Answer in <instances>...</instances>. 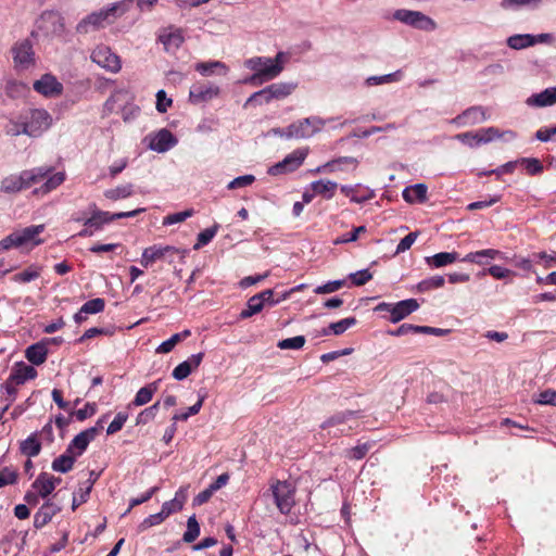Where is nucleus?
<instances>
[{
	"label": "nucleus",
	"mask_w": 556,
	"mask_h": 556,
	"mask_svg": "<svg viewBox=\"0 0 556 556\" xmlns=\"http://www.w3.org/2000/svg\"><path fill=\"white\" fill-rule=\"evenodd\" d=\"M457 256L458 254L456 252H440L427 258V262L429 265L439 268L453 264L457 260Z\"/></svg>",
	"instance_id": "41"
},
{
	"label": "nucleus",
	"mask_w": 556,
	"mask_h": 556,
	"mask_svg": "<svg viewBox=\"0 0 556 556\" xmlns=\"http://www.w3.org/2000/svg\"><path fill=\"white\" fill-rule=\"evenodd\" d=\"M375 446V441H367L359 443L344 452V456L349 459L359 460L363 459L367 453Z\"/></svg>",
	"instance_id": "38"
},
{
	"label": "nucleus",
	"mask_w": 556,
	"mask_h": 556,
	"mask_svg": "<svg viewBox=\"0 0 556 556\" xmlns=\"http://www.w3.org/2000/svg\"><path fill=\"white\" fill-rule=\"evenodd\" d=\"M263 308L264 305L262 300L260 299L258 294H255L248 300L247 305L239 314V317L240 319H248L253 315L261 313Z\"/></svg>",
	"instance_id": "36"
},
{
	"label": "nucleus",
	"mask_w": 556,
	"mask_h": 556,
	"mask_svg": "<svg viewBox=\"0 0 556 556\" xmlns=\"http://www.w3.org/2000/svg\"><path fill=\"white\" fill-rule=\"evenodd\" d=\"M527 102L535 106H547L556 103V87L547 88L540 93L533 94Z\"/></svg>",
	"instance_id": "30"
},
{
	"label": "nucleus",
	"mask_w": 556,
	"mask_h": 556,
	"mask_svg": "<svg viewBox=\"0 0 556 556\" xmlns=\"http://www.w3.org/2000/svg\"><path fill=\"white\" fill-rule=\"evenodd\" d=\"M126 12V5L123 2L113 3L106 9L92 12L84 17L76 26L78 34H88L90 31L104 28L114 23L119 16Z\"/></svg>",
	"instance_id": "2"
},
{
	"label": "nucleus",
	"mask_w": 556,
	"mask_h": 556,
	"mask_svg": "<svg viewBox=\"0 0 556 556\" xmlns=\"http://www.w3.org/2000/svg\"><path fill=\"white\" fill-rule=\"evenodd\" d=\"M36 92L47 97H59L63 92V85L52 74H45L33 85Z\"/></svg>",
	"instance_id": "14"
},
{
	"label": "nucleus",
	"mask_w": 556,
	"mask_h": 556,
	"mask_svg": "<svg viewBox=\"0 0 556 556\" xmlns=\"http://www.w3.org/2000/svg\"><path fill=\"white\" fill-rule=\"evenodd\" d=\"M367 231L365 226H358L353 228V230L349 233H344L341 237L337 238L333 243L334 244H343L349 242H354L358 239L359 235L365 233Z\"/></svg>",
	"instance_id": "57"
},
{
	"label": "nucleus",
	"mask_w": 556,
	"mask_h": 556,
	"mask_svg": "<svg viewBox=\"0 0 556 556\" xmlns=\"http://www.w3.org/2000/svg\"><path fill=\"white\" fill-rule=\"evenodd\" d=\"M187 500V489L186 488H180L176 494H175V497L168 502H165L163 505H162V509H161V513L162 515L167 518L169 517L172 514L176 513V511H180L184 507V504Z\"/></svg>",
	"instance_id": "27"
},
{
	"label": "nucleus",
	"mask_w": 556,
	"mask_h": 556,
	"mask_svg": "<svg viewBox=\"0 0 556 556\" xmlns=\"http://www.w3.org/2000/svg\"><path fill=\"white\" fill-rule=\"evenodd\" d=\"M534 36L530 34L525 35H514L507 39V45L509 48L515 50L525 49L531 46H534Z\"/></svg>",
	"instance_id": "42"
},
{
	"label": "nucleus",
	"mask_w": 556,
	"mask_h": 556,
	"mask_svg": "<svg viewBox=\"0 0 556 556\" xmlns=\"http://www.w3.org/2000/svg\"><path fill=\"white\" fill-rule=\"evenodd\" d=\"M356 323H357V320L355 317H346L339 321L331 323L328 326V328L325 329L323 332H324V334L332 333V334L339 336V334H342L343 332H345L352 326L356 325Z\"/></svg>",
	"instance_id": "40"
},
{
	"label": "nucleus",
	"mask_w": 556,
	"mask_h": 556,
	"mask_svg": "<svg viewBox=\"0 0 556 556\" xmlns=\"http://www.w3.org/2000/svg\"><path fill=\"white\" fill-rule=\"evenodd\" d=\"M357 426L358 420L353 412L337 414L323 424V428L333 435L348 434Z\"/></svg>",
	"instance_id": "9"
},
{
	"label": "nucleus",
	"mask_w": 556,
	"mask_h": 556,
	"mask_svg": "<svg viewBox=\"0 0 556 556\" xmlns=\"http://www.w3.org/2000/svg\"><path fill=\"white\" fill-rule=\"evenodd\" d=\"M177 250L170 245L162 247L154 244L143 250L140 263L143 267L148 268L154 262L164 258L167 253H174Z\"/></svg>",
	"instance_id": "19"
},
{
	"label": "nucleus",
	"mask_w": 556,
	"mask_h": 556,
	"mask_svg": "<svg viewBox=\"0 0 556 556\" xmlns=\"http://www.w3.org/2000/svg\"><path fill=\"white\" fill-rule=\"evenodd\" d=\"M452 395H453V392H452L451 388L444 387V388H442V390L431 392L428 395L427 401L430 404H439V403L447 402L448 400H451Z\"/></svg>",
	"instance_id": "54"
},
{
	"label": "nucleus",
	"mask_w": 556,
	"mask_h": 556,
	"mask_svg": "<svg viewBox=\"0 0 556 556\" xmlns=\"http://www.w3.org/2000/svg\"><path fill=\"white\" fill-rule=\"evenodd\" d=\"M254 181H255V177L253 175H250V174L243 175V176H239V177L235 178L233 180H231L227 185V188L229 190L244 188V187L252 185Z\"/></svg>",
	"instance_id": "61"
},
{
	"label": "nucleus",
	"mask_w": 556,
	"mask_h": 556,
	"mask_svg": "<svg viewBox=\"0 0 556 556\" xmlns=\"http://www.w3.org/2000/svg\"><path fill=\"white\" fill-rule=\"evenodd\" d=\"M75 459H76V456L72 453H67V451H66L63 455L56 457L52 462L51 467L54 471L65 473V472H68L73 468Z\"/></svg>",
	"instance_id": "34"
},
{
	"label": "nucleus",
	"mask_w": 556,
	"mask_h": 556,
	"mask_svg": "<svg viewBox=\"0 0 556 556\" xmlns=\"http://www.w3.org/2000/svg\"><path fill=\"white\" fill-rule=\"evenodd\" d=\"M200 535V526L197 521L195 516H191L187 521V531L182 535V540L186 543H192Z\"/></svg>",
	"instance_id": "48"
},
{
	"label": "nucleus",
	"mask_w": 556,
	"mask_h": 556,
	"mask_svg": "<svg viewBox=\"0 0 556 556\" xmlns=\"http://www.w3.org/2000/svg\"><path fill=\"white\" fill-rule=\"evenodd\" d=\"M193 214H194V211L192 208L186 210L182 212H178V213H174V214H169L164 217L163 225L167 226V225H174L177 223H182L188 217H191Z\"/></svg>",
	"instance_id": "58"
},
{
	"label": "nucleus",
	"mask_w": 556,
	"mask_h": 556,
	"mask_svg": "<svg viewBox=\"0 0 556 556\" xmlns=\"http://www.w3.org/2000/svg\"><path fill=\"white\" fill-rule=\"evenodd\" d=\"M394 18L404 24L427 31L435 29L437 26L432 18L419 11H409L404 9L396 10L394 13Z\"/></svg>",
	"instance_id": "12"
},
{
	"label": "nucleus",
	"mask_w": 556,
	"mask_h": 556,
	"mask_svg": "<svg viewBox=\"0 0 556 556\" xmlns=\"http://www.w3.org/2000/svg\"><path fill=\"white\" fill-rule=\"evenodd\" d=\"M269 491L279 511L289 514L295 504L293 485L288 481L275 480L271 482Z\"/></svg>",
	"instance_id": "8"
},
{
	"label": "nucleus",
	"mask_w": 556,
	"mask_h": 556,
	"mask_svg": "<svg viewBox=\"0 0 556 556\" xmlns=\"http://www.w3.org/2000/svg\"><path fill=\"white\" fill-rule=\"evenodd\" d=\"M4 132L11 137L24 135V121L22 113H20L16 119H9L8 124L4 126Z\"/></svg>",
	"instance_id": "50"
},
{
	"label": "nucleus",
	"mask_w": 556,
	"mask_h": 556,
	"mask_svg": "<svg viewBox=\"0 0 556 556\" xmlns=\"http://www.w3.org/2000/svg\"><path fill=\"white\" fill-rule=\"evenodd\" d=\"M349 277L352 280L353 285L364 286L372 278V275L368 269H363L351 274Z\"/></svg>",
	"instance_id": "63"
},
{
	"label": "nucleus",
	"mask_w": 556,
	"mask_h": 556,
	"mask_svg": "<svg viewBox=\"0 0 556 556\" xmlns=\"http://www.w3.org/2000/svg\"><path fill=\"white\" fill-rule=\"evenodd\" d=\"M26 358L34 365H41L47 359V350H26Z\"/></svg>",
	"instance_id": "62"
},
{
	"label": "nucleus",
	"mask_w": 556,
	"mask_h": 556,
	"mask_svg": "<svg viewBox=\"0 0 556 556\" xmlns=\"http://www.w3.org/2000/svg\"><path fill=\"white\" fill-rule=\"evenodd\" d=\"M427 191L428 188L425 184H416L404 189L403 199L407 203H424L427 201Z\"/></svg>",
	"instance_id": "28"
},
{
	"label": "nucleus",
	"mask_w": 556,
	"mask_h": 556,
	"mask_svg": "<svg viewBox=\"0 0 556 556\" xmlns=\"http://www.w3.org/2000/svg\"><path fill=\"white\" fill-rule=\"evenodd\" d=\"M203 401H204V396H201V397L198 400V402H197L195 404H193L192 406H190V407L188 408V410H187L186 413H182V414H175V415L173 416L172 420H173L174 422L179 421V420L185 421V420H187L190 416L198 414V413L200 412V409H201L202 405H203Z\"/></svg>",
	"instance_id": "59"
},
{
	"label": "nucleus",
	"mask_w": 556,
	"mask_h": 556,
	"mask_svg": "<svg viewBox=\"0 0 556 556\" xmlns=\"http://www.w3.org/2000/svg\"><path fill=\"white\" fill-rule=\"evenodd\" d=\"M165 519L166 518L162 515L161 511L150 515L140 522V525L138 526V531L144 532L151 527L161 525Z\"/></svg>",
	"instance_id": "56"
},
{
	"label": "nucleus",
	"mask_w": 556,
	"mask_h": 556,
	"mask_svg": "<svg viewBox=\"0 0 556 556\" xmlns=\"http://www.w3.org/2000/svg\"><path fill=\"white\" fill-rule=\"evenodd\" d=\"M159 41L167 52H175L185 41L184 31L181 28L168 26L160 31Z\"/></svg>",
	"instance_id": "16"
},
{
	"label": "nucleus",
	"mask_w": 556,
	"mask_h": 556,
	"mask_svg": "<svg viewBox=\"0 0 556 556\" xmlns=\"http://www.w3.org/2000/svg\"><path fill=\"white\" fill-rule=\"evenodd\" d=\"M176 143V137L168 129L163 128L151 139L149 148L163 153L175 147Z\"/></svg>",
	"instance_id": "20"
},
{
	"label": "nucleus",
	"mask_w": 556,
	"mask_h": 556,
	"mask_svg": "<svg viewBox=\"0 0 556 556\" xmlns=\"http://www.w3.org/2000/svg\"><path fill=\"white\" fill-rule=\"evenodd\" d=\"M17 386L18 384L15 383V381H11V376H9V378L7 379V381L3 384V389L5 390V393H7V399H5L7 404L2 408L0 417L4 414V412L8 410L10 405L15 401L16 394H17Z\"/></svg>",
	"instance_id": "51"
},
{
	"label": "nucleus",
	"mask_w": 556,
	"mask_h": 556,
	"mask_svg": "<svg viewBox=\"0 0 556 556\" xmlns=\"http://www.w3.org/2000/svg\"><path fill=\"white\" fill-rule=\"evenodd\" d=\"M195 71L203 76H210L215 72L222 75H226L228 73V67L220 61H210L197 63Z\"/></svg>",
	"instance_id": "31"
},
{
	"label": "nucleus",
	"mask_w": 556,
	"mask_h": 556,
	"mask_svg": "<svg viewBox=\"0 0 556 556\" xmlns=\"http://www.w3.org/2000/svg\"><path fill=\"white\" fill-rule=\"evenodd\" d=\"M146 208H137L128 212L110 213L101 211L96 204L90 206V216L84 220V226L91 227L94 231H99L105 224H110L116 219L135 217L144 212Z\"/></svg>",
	"instance_id": "7"
},
{
	"label": "nucleus",
	"mask_w": 556,
	"mask_h": 556,
	"mask_svg": "<svg viewBox=\"0 0 556 556\" xmlns=\"http://www.w3.org/2000/svg\"><path fill=\"white\" fill-rule=\"evenodd\" d=\"M100 429L101 426L98 425L79 432L68 444L67 453H72L76 457L80 456L87 450L89 443L96 439Z\"/></svg>",
	"instance_id": "15"
},
{
	"label": "nucleus",
	"mask_w": 556,
	"mask_h": 556,
	"mask_svg": "<svg viewBox=\"0 0 556 556\" xmlns=\"http://www.w3.org/2000/svg\"><path fill=\"white\" fill-rule=\"evenodd\" d=\"M61 482V478L41 472L33 482L31 489L40 494L42 498L48 497Z\"/></svg>",
	"instance_id": "18"
},
{
	"label": "nucleus",
	"mask_w": 556,
	"mask_h": 556,
	"mask_svg": "<svg viewBox=\"0 0 556 556\" xmlns=\"http://www.w3.org/2000/svg\"><path fill=\"white\" fill-rule=\"evenodd\" d=\"M344 285H345V280L328 281L327 283H325L323 286H318L317 288H315L314 292L316 294L332 293V292H336L339 289H341Z\"/></svg>",
	"instance_id": "60"
},
{
	"label": "nucleus",
	"mask_w": 556,
	"mask_h": 556,
	"mask_svg": "<svg viewBox=\"0 0 556 556\" xmlns=\"http://www.w3.org/2000/svg\"><path fill=\"white\" fill-rule=\"evenodd\" d=\"M20 451L23 455L28 457L37 456L41 451V443L37 434L29 435L26 440L21 442Z\"/></svg>",
	"instance_id": "33"
},
{
	"label": "nucleus",
	"mask_w": 556,
	"mask_h": 556,
	"mask_svg": "<svg viewBox=\"0 0 556 556\" xmlns=\"http://www.w3.org/2000/svg\"><path fill=\"white\" fill-rule=\"evenodd\" d=\"M260 299L262 300V303L264 307L267 306H275L279 304L280 302L288 299L290 295V292H285L281 296L275 298V292L271 289H266L260 293H257Z\"/></svg>",
	"instance_id": "46"
},
{
	"label": "nucleus",
	"mask_w": 556,
	"mask_h": 556,
	"mask_svg": "<svg viewBox=\"0 0 556 556\" xmlns=\"http://www.w3.org/2000/svg\"><path fill=\"white\" fill-rule=\"evenodd\" d=\"M219 226L215 224L214 226L204 229L198 235L197 243L193 245L194 250H199L202 247L208 244L213 238L216 236Z\"/></svg>",
	"instance_id": "47"
},
{
	"label": "nucleus",
	"mask_w": 556,
	"mask_h": 556,
	"mask_svg": "<svg viewBox=\"0 0 556 556\" xmlns=\"http://www.w3.org/2000/svg\"><path fill=\"white\" fill-rule=\"evenodd\" d=\"M311 187L314 193L331 199L334 195L338 184L330 180H318L312 182Z\"/></svg>",
	"instance_id": "35"
},
{
	"label": "nucleus",
	"mask_w": 556,
	"mask_h": 556,
	"mask_svg": "<svg viewBox=\"0 0 556 556\" xmlns=\"http://www.w3.org/2000/svg\"><path fill=\"white\" fill-rule=\"evenodd\" d=\"M486 274L491 275L495 279H505L509 276L515 275V273L511 271L510 269L502 267L500 265H492L491 267L483 269L479 275L484 276Z\"/></svg>",
	"instance_id": "55"
},
{
	"label": "nucleus",
	"mask_w": 556,
	"mask_h": 556,
	"mask_svg": "<svg viewBox=\"0 0 556 556\" xmlns=\"http://www.w3.org/2000/svg\"><path fill=\"white\" fill-rule=\"evenodd\" d=\"M134 186L131 184H126L122 186H117L112 189H108L104 191V197L112 201H117L121 199H126L132 195Z\"/></svg>",
	"instance_id": "39"
},
{
	"label": "nucleus",
	"mask_w": 556,
	"mask_h": 556,
	"mask_svg": "<svg viewBox=\"0 0 556 556\" xmlns=\"http://www.w3.org/2000/svg\"><path fill=\"white\" fill-rule=\"evenodd\" d=\"M271 100H282L289 97L296 88V84L279 81L266 87Z\"/></svg>",
	"instance_id": "29"
},
{
	"label": "nucleus",
	"mask_w": 556,
	"mask_h": 556,
	"mask_svg": "<svg viewBox=\"0 0 556 556\" xmlns=\"http://www.w3.org/2000/svg\"><path fill=\"white\" fill-rule=\"evenodd\" d=\"M204 354L203 353H197L191 355L188 359L180 363L178 366H176L173 370V377L176 380H184L186 379L194 369H197L202 359Z\"/></svg>",
	"instance_id": "23"
},
{
	"label": "nucleus",
	"mask_w": 556,
	"mask_h": 556,
	"mask_svg": "<svg viewBox=\"0 0 556 556\" xmlns=\"http://www.w3.org/2000/svg\"><path fill=\"white\" fill-rule=\"evenodd\" d=\"M273 100L270 98L269 91L267 88H263L258 91L253 92L243 104V108H248L249 105H262V104H268Z\"/></svg>",
	"instance_id": "44"
},
{
	"label": "nucleus",
	"mask_w": 556,
	"mask_h": 556,
	"mask_svg": "<svg viewBox=\"0 0 556 556\" xmlns=\"http://www.w3.org/2000/svg\"><path fill=\"white\" fill-rule=\"evenodd\" d=\"M27 91V85L15 79L7 80L4 86V92L11 99L22 98Z\"/></svg>",
	"instance_id": "37"
},
{
	"label": "nucleus",
	"mask_w": 556,
	"mask_h": 556,
	"mask_svg": "<svg viewBox=\"0 0 556 556\" xmlns=\"http://www.w3.org/2000/svg\"><path fill=\"white\" fill-rule=\"evenodd\" d=\"M11 381H15L17 384H24L27 380L34 379L37 376V370L25 363H17L11 374Z\"/></svg>",
	"instance_id": "26"
},
{
	"label": "nucleus",
	"mask_w": 556,
	"mask_h": 556,
	"mask_svg": "<svg viewBox=\"0 0 556 556\" xmlns=\"http://www.w3.org/2000/svg\"><path fill=\"white\" fill-rule=\"evenodd\" d=\"M244 66L253 71V75L244 79V84L260 86L281 74V67L273 64L270 58L253 56L244 62Z\"/></svg>",
	"instance_id": "3"
},
{
	"label": "nucleus",
	"mask_w": 556,
	"mask_h": 556,
	"mask_svg": "<svg viewBox=\"0 0 556 556\" xmlns=\"http://www.w3.org/2000/svg\"><path fill=\"white\" fill-rule=\"evenodd\" d=\"M486 119L485 112L481 106H471L452 119L458 126L476 125Z\"/></svg>",
	"instance_id": "21"
},
{
	"label": "nucleus",
	"mask_w": 556,
	"mask_h": 556,
	"mask_svg": "<svg viewBox=\"0 0 556 556\" xmlns=\"http://www.w3.org/2000/svg\"><path fill=\"white\" fill-rule=\"evenodd\" d=\"M219 92L218 86L198 83L190 88L189 100L193 104H199L218 97Z\"/></svg>",
	"instance_id": "17"
},
{
	"label": "nucleus",
	"mask_w": 556,
	"mask_h": 556,
	"mask_svg": "<svg viewBox=\"0 0 556 556\" xmlns=\"http://www.w3.org/2000/svg\"><path fill=\"white\" fill-rule=\"evenodd\" d=\"M477 257H486L490 260L503 258V253L495 249H485L466 254L462 261H476Z\"/></svg>",
	"instance_id": "49"
},
{
	"label": "nucleus",
	"mask_w": 556,
	"mask_h": 556,
	"mask_svg": "<svg viewBox=\"0 0 556 556\" xmlns=\"http://www.w3.org/2000/svg\"><path fill=\"white\" fill-rule=\"evenodd\" d=\"M518 164L522 165L527 173L531 176L539 175L543 172L544 166L540 160L534 157H521L517 160Z\"/></svg>",
	"instance_id": "45"
},
{
	"label": "nucleus",
	"mask_w": 556,
	"mask_h": 556,
	"mask_svg": "<svg viewBox=\"0 0 556 556\" xmlns=\"http://www.w3.org/2000/svg\"><path fill=\"white\" fill-rule=\"evenodd\" d=\"M534 402L542 405L556 406V391L551 389L542 391Z\"/></svg>",
	"instance_id": "64"
},
{
	"label": "nucleus",
	"mask_w": 556,
	"mask_h": 556,
	"mask_svg": "<svg viewBox=\"0 0 556 556\" xmlns=\"http://www.w3.org/2000/svg\"><path fill=\"white\" fill-rule=\"evenodd\" d=\"M156 382L149 383L148 386L141 388L135 396L134 404L136 406H141L149 403L152 400L153 394L156 392Z\"/></svg>",
	"instance_id": "43"
},
{
	"label": "nucleus",
	"mask_w": 556,
	"mask_h": 556,
	"mask_svg": "<svg viewBox=\"0 0 556 556\" xmlns=\"http://www.w3.org/2000/svg\"><path fill=\"white\" fill-rule=\"evenodd\" d=\"M14 67L17 71H26L36 64L35 51L29 39L16 42L12 47Z\"/></svg>",
	"instance_id": "10"
},
{
	"label": "nucleus",
	"mask_w": 556,
	"mask_h": 556,
	"mask_svg": "<svg viewBox=\"0 0 556 556\" xmlns=\"http://www.w3.org/2000/svg\"><path fill=\"white\" fill-rule=\"evenodd\" d=\"M308 154V149H296L285 156V159L275 165L270 166L268 174L278 176L296 170L305 161Z\"/></svg>",
	"instance_id": "11"
},
{
	"label": "nucleus",
	"mask_w": 556,
	"mask_h": 556,
	"mask_svg": "<svg viewBox=\"0 0 556 556\" xmlns=\"http://www.w3.org/2000/svg\"><path fill=\"white\" fill-rule=\"evenodd\" d=\"M105 307V301L102 298H96L92 300L87 301L81 306V313L89 314H98L104 311Z\"/></svg>",
	"instance_id": "53"
},
{
	"label": "nucleus",
	"mask_w": 556,
	"mask_h": 556,
	"mask_svg": "<svg viewBox=\"0 0 556 556\" xmlns=\"http://www.w3.org/2000/svg\"><path fill=\"white\" fill-rule=\"evenodd\" d=\"M22 113L24 121V135L39 137L52 125V116L45 109H27Z\"/></svg>",
	"instance_id": "5"
},
{
	"label": "nucleus",
	"mask_w": 556,
	"mask_h": 556,
	"mask_svg": "<svg viewBox=\"0 0 556 556\" xmlns=\"http://www.w3.org/2000/svg\"><path fill=\"white\" fill-rule=\"evenodd\" d=\"M60 507L54 503L47 501L34 516V527L40 529L51 521L58 514Z\"/></svg>",
	"instance_id": "25"
},
{
	"label": "nucleus",
	"mask_w": 556,
	"mask_h": 556,
	"mask_svg": "<svg viewBox=\"0 0 556 556\" xmlns=\"http://www.w3.org/2000/svg\"><path fill=\"white\" fill-rule=\"evenodd\" d=\"M45 230V225H31L22 230L14 231L0 241V252L11 248H21L26 245L36 247L43 241L38 238Z\"/></svg>",
	"instance_id": "4"
},
{
	"label": "nucleus",
	"mask_w": 556,
	"mask_h": 556,
	"mask_svg": "<svg viewBox=\"0 0 556 556\" xmlns=\"http://www.w3.org/2000/svg\"><path fill=\"white\" fill-rule=\"evenodd\" d=\"M501 134L497 128L489 127L485 129H481L479 131H467L457 134L455 138L462 142H467V138H472L476 140V144L486 143L492 141L495 138H500Z\"/></svg>",
	"instance_id": "22"
},
{
	"label": "nucleus",
	"mask_w": 556,
	"mask_h": 556,
	"mask_svg": "<svg viewBox=\"0 0 556 556\" xmlns=\"http://www.w3.org/2000/svg\"><path fill=\"white\" fill-rule=\"evenodd\" d=\"M324 122L318 117H306L290 124L285 129H276L275 132L288 139L309 138L321 129Z\"/></svg>",
	"instance_id": "6"
},
{
	"label": "nucleus",
	"mask_w": 556,
	"mask_h": 556,
	"mask_svg": "<svg viewBox=\"0 0 556 556\" xmlns=\"http://www.w3.org/2000/svg\"><path fill=\"white\" fill-rule=\"evenodd\" d=\"M51 166L34 167L26 169L20 174L10 175L2 179L1 191L5 193H16L24 189L30 188L33 185L43 181V184L36 188L33 193L36 195H45L55 190L65 180L63 172L52 174Z\"/></svg>",
	"instance_id": "1"
},
{
	"label": "nucleus",
	"mask_w": 556,
	"mask_h": 556,
	"mask_svg": "<svg viewBox=\"0 0 556 556\" xmlns=\"http://www.w3.org/2000/svg\"><path fill=\"white\" fill-rule=\"evenodd\" d=\"M92 62L97 63L102 68L117 73L122 68L121 59L106 46H98L90 55Z\"/></svg>",
	"instance_id": "13"
},
{
	"label": "nucleus",
	"mask_w": 556,
	"mask_h": 556,
	"mask_svg": "<svg viewBox=\"0 0 556 556\" xmlns=\"http://www.w3.org/2000/svg\"><path fill=\"white\" fill-rule=\"evenodd\" d=\"M419 307V304L417 300L415 299H407L400 301L395 304H392L391 313H390V320L392 323H397L415 312Z\"/></svg>",
	"instance_id": "24"
},
{
	"label": "nucleus",
	"mask_w": 556,
	"mask_h": 556,
	"mask_svg": "<svg viewBox=\"0 0 556 556\" xmlns=\"http://www.w3.org/2000/svg\"><path fill=\"white\" fill-rule=\"evenodd\" d=\"M445 279L443 276H433L428 279H424L418 283V290L421 292H428L433 289H438L444 286Z\"/></svg>",
	"instance_id": "52"
},
{
	"label": "nucleus",
	"mask_w": 556,
	"mask_h": 556,
	"mask_svg": "<svg viewBox=\"0 0 556 556\" xmlns=\"http://www.w3.org/2000/svg\"><path fill=\"white\" fill-rule=\"evenodd\" d=\"M42 267L37 264H31L26 269L21 273L15 274L12 277V280L18 283H27L30 282L41 275Z\"/></svg>",
	"instance_id": "32"
}]
</instances>
